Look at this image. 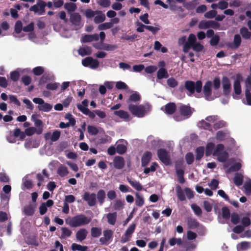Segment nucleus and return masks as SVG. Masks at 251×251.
Here are the masks:
<instances>
[{"label":"nucleus","instance_id":"1","mask_svg":"<svg viewBox=\"0 0 251 251\" xmlns=\"http://www.w3.org/2000/svg\"><path fill=\"white\" fill-rule=\"evenodd\" d=\"M91 221L90 218L87 217L84 214L77 215L69 220H66V223L72 227H76L88 224Z\"/></svg>","mask_w":251,"mask_h":251},{"label":"nucleus","instance_id":"2","mask_svg":"<svg viewBox=\"0 0 251 251\" xmlns=\"http://www.w3.org/2000/svg\"><path fill=\"white\" fill-rule=\"evenodd\" d=\"M225 146L222 144H219L216 146L213 152V155L217 156L219 162L226 163L229 157L228 152L224 151Z\"/></svg>","mask_w":251,"mask_h":251},{"label":"nucleus","instance_id":"3","mask_svg":"<svg viewBox=\"0 0 251 251\" xmlns=\"http://www.w3.org/2000/svg\"><path fill=\"white\" fill-rule=\"evenodd\" d=\"M185 88L191 95L196 91L197 93L201 92L202 83L201 80H197L196 82L192 80H187L185 82Z\"/></svg>","mask_w":251,"mask_h":251},{"label":"nucleus","instance_id":"4","mask_svg":"<svg viewBox=\"0 0 251 251\" xmlns=\"http://www.w3.org/2000/svg\"><path fill=\"white\" fill-rule=\"evenodd\" d=\"M178 109L180 115H175L174 116V119L176 121L182 120V116L186 119L189 118L193 113L192 108L189 105L182 104L179 107Z\"/></svg>","mask_w":251,"mask_h":251},{"label":"nucleus","instance_id":"5","mask_svg":"<svg viewBox=\"0 0 251 251\" xmlns=\"http://www.w3.org/2000/svg\"><path fill=\"white\" fill-rule=\"evenodd\" d=\"M128 109L133 115L140 118L143 117L146 113V108L143 105L129 104Z\"/></svg>","mask_w":251,"mask_h":251},{"label":"nucleus","instance_id":"6","mask_svg":"<svg viewBox=\"0 0 251 251\" xmlns=\"http://www.w3.org/2000/svg\"><path fill=\"white\" fill-rule=\"evenodd\" d=\"M157 154L159 160L166 165L171 163V159L169 153L164 149H160L157 150Z\"/></svg>","mask_w":251,"mask_h":251},{"label":"nucleus","instance_id":"7","mask_svg":"<svg viewBox=\"0 0 251 251\" xmlns=\"http://www.w3.org/2000/svg\"><path fill=\"white\" fill-rule=\"evenodd\" d=\"M46 6V3L44 1H40L36 4L31 6L29 10L33 11L35 13H38L39 15H43L45 12V7Z\"/></svg>","mask_w":251,"mask_h":251},{"label":"nucleus","instance_id":"8","mask_svg":"<svg viewBox=\"0 0 251 251\" xmlns=\"http://www.w3.org/2000/svg\"><path fill=\"white\" fill-rule=\"evenodd\" d=\"M135 227L136 225L135 224H132L129 226L121 238V242L122 243H125L130 240L135 231Z\"/></svg>","mask_w":251,"mask_h":251},{"label":"nucleus","instance_id":"9","mask_svg":"<svg viewBox=\"0 0 251 251\" xmlns=\"http://www.w3.org/2000/svg\"><path fill=\"white\" fill-rule=\"evenodd\" d=\"M212 86V82L208 80L205 83L203 87V94L205 99L207 100H211L214 99L211 97Z\"/></svg>","mask_w":251,"mask_h":251},{"label":"nucleus","instance_id":"10","mask_svg":"<svg viewBox=\"0 0 251 251\" xmlns=\"http://www.w3.org/2000/svg\"><path fill=\"white\" fill-rule=\"evenodd\" d=\"M82 64L85 67H90L92 69H96L99 65V61L92 57H87L82 60Z\"/></svg>","mask_w":251,"mask_h":251},{"label":"nucleus","instance_id":"11","mask_svg":"<svg viewBox=\"0 0 251 251\" xmlns=\"http://www.w3.org/2000/svg\"><path fill=\"white\" fill-rule=\"evenodd\" d=\"M82 198L90 206H94L96 204V195L95 193L90 194L86 192L83 195Z\"/></svg>","mask_w":251,"mask_h":251},{"label":"nucleus","instance_id":"12","mask_svg":"<svg viewBox=\"0 0 251 251\" xmlns=\"http://www.w3.org/2000/svg\"><path fill=\"white\" fill-rule=\"evenodd\" d=\"M223 94L225 96L229 94L231 88V83L227 76H223L222 79Z\"/></svg>","mask_w":251,"mask_h":251},{"label":"nucleus","instance_id":"13","mask_svg":"<svg viewBox=\"0 0 251 251\" xmlns=\"http://www.w3.org/2000/svg\"><path fill=\"white\" fill-rule=\"evenodd\" d=\"M242 80V76L240 74H237L233 83V89L234 93L237 95L241 94L242 90L241 86V81Z\"/></svg>","mask_w":251,"mask_h":251},{"label":"nucleus","instance_id":"14","mask_svg":"<svg viewBox=\"0 0 251 251\" xmlns=\"http://www.w3.org/2000/svg\"><path fill=\"white\" fill-rule=\"evenodd\" d=\"M61 132L59 130H55L52 134L50 132H47L44 135L46 140H50L52 142L57 141L60 137Z\"/></svg>","mask_w":251,"mask_h":251},{"label":"nucleus","instance_id":"15","mask_svg":"<svg viewBox=\"0 0 251 251\" xmlns=\"http://www.w3.org/2000/svg\"><path fill=\"white\" fill-rule=\"evenodd\" d=\"M103 237H101L100 239V242L101 244H107L109 242L113 237V232L111 229H106L103 231Z\"/></svg>","mask_w":251,"mask_h":251},{"label":"nucleus","instance_id":"16","mask_svg":"<svg viewBox=\"0 0 251 251\" xmlns=\"http://www.w3.org/2000/svg\"><path fill=\"white\" fill-rule=\"evenodd\" d=\"M176 105L174 102H169L166 104L164 107H161V110L168 115L173 114L176 112Z\"/></svg>","mask_w":251,"mask_h":251},{"label":"nucleus","instance_id":"17","mask_svg":"<svg viewBox=\"0 0 251 251\" xmlns=\"http://www.w3.org/2000/svg\"><path fill=\"white\" fill-rule=\"evenodd\" d=\"M114 167L117 169H122L125 166V160L123 157L117 156L113 160Z\"/></svg>","mask_w":251,"mask_h":251},{"label":"nucleus","instance_id":"18","mask_svg":"<svg viewBox=\"0 0 251 251\" xmlns=\"http://www.w3.org/2000/svg\"><path fill=\"white\" fill-rule=\"evenodd\" d=\"M152 157V153L149 151H145L141 158V165L142 167L146 166L150 162Z\"/></svg>","mask_w":251,"mask_h":251},{"label":"nucleus","instance_id":"19","mask_svg":"<svg viewBox=\"0 0 251 251\" xmlns=\"http://www.w3.org/2000/svg\"><path fill=\"white\" fill-rule=\"evenodd\" d=\"M99 40V35L98 34H85L81 38V41L82 43H88L94 41H98Z\"/></svg>","mask_w":251,"mask_h":251},{"label":"nucleus","instance_id":"20","mask_svg":"<svg viewBox=\"0 0 251 251\" xmlns=\"http://www.w3.org/2000/svg\"><path fill=\"white\" fill-rule=\"evenodd\" d=\"M241 43V38L239 34H235L234 36L233 43L228 44V46L232 49H236L238 48Z\"/></svg>","mask_w":251,"mask_h":251},{"label":"nucleus","instance_id":"21","mask_svg":"<svg viewBox=\"0 0 251 251\" xmlns=\"http://www.w3.org/2000/svg\"><path fill=\"white\" fill-rule=\"evenodd\" d=\"M70 22L76 26H78L81 22V16L78 13H74L70 16Z\"/></svg>","mask_w":251,"mask_h":251},{"label":"nucleus","instance_id":"22","mask_svg":"<svg viewBox=\"0 0 251 251\" xmlns=\"http://www.w3.org/2000/svg\"><path fill=\"white\" fill-rule=\"evenodd\" d=\"M88 232L85 228L79 229L76 233V238L77 241L82 242L85 240L87 237Z\"/></svg>","mask_w":251,"mask_h":251},{"label":"nucleus","instance_id":"23","mask_svg":"<svg viewBox=\"0 0 251 251\" xmlns=\"http://www.w3.org/2000/svg\"><path fill=\"white\" fill-rule=\"evenodd\" d=\"M127 180L130 185L136 190L140 191L143 189V187L139 181L130 179L128 177L127 178Z\"/></svg>","mask_w":251,"mask_h":251},{"label":"nucleus","instance_id":"24","mask_svg":"<svg viewBox=\"0 0 251 251\" xmlns=\"http://www.w3.org/2000/svg\"><path fill=\"white\" fill-rule=\"evenodd\" d=\"M236 248L237 251H246L251 248V244L249 242L243 241L238 244Z\"/></svg>","mask_w":251,"mask_h":251},{"label":"nucleus","instance_id":"25","mask_svg":"<svg viewBox=\"0 0 251 251\" xmlns=\"http://www.w3.org/2000/svg\"><path fill=\"white\" fill-rule=\"evenodd\" d=\"M78 53L81 56L89 55L92 53V49L88 46L80 47L78 50Z\"/></svg>","mask_w":251,"mask_h":251},{"label":"nucleus","instance_id":"26","mask_svg":"<svg viewBox=\"0 0 251 251\" xmlns=\"http://www.w3.org/2000/svg\"><path fill=\"white\" fill-rule=\"evenodd\" d=\"M31 119L34 122V125L40 128L38 130L37 133L38 134H40L42 132V126H43V122L42 121L36 118V116L35 115H33L31 116Z\"/></svg>","mask_w":251,"mask_h":251},{"label":"nucleus","instance_id":"27","mask_svg":"<svg viewBox=\"0 0 251 251\" xmlns=\"http://www.w3.org/2000/svg\"><path fill=\"white\" fill-rule=\"evenodd\" d=\"M117 212H114L113 213H109L106 215L108 223L111 225L115 224L117 219Z\"/></svg>","mask_w":251,"mask_h":251},{"label":"nucleus","instance_id":"28","mask_svg":"<svg viewBox=\"0 0 251 251\" xmlns=\"http://www.w3.org/2000/svg\"><path fill=\"white\" fill-rule=\"evenodd\" d=\"M240 33L242 38L245 40L250 39L251 37V32L246 27H242L240 29Z\"/></svg>","mask_w":251,"mask_h":251},{"label":"nucleus","instance_id":"29","mask_svg":"<svg viewBox=\"0 0 251 251\" xmlns=\"http://www.w3.org/2000/svg\"><path fill=\"white\" fill-rule=\"evenodd\" d=\"M105 197V192L103 189L98 191L97 194V198L100 205H102L104 203Z\"/></svg>","mask_w":251,"mask_h":251},{"label":"nucleus","instance_id":"30","mask_svg":"<svg viewBox=\"0 0 251 251\" xmlns=\"http://www.w3.org/2000/svg\"><path fill=\"white\" fill-rule=\"evenodd\" d=\"M145 203L144 198L139 193H135V204L138 207H142Z\"/></svg>","mask_w":251,"mask_h":251},{"label":"nucleus","instance_id":"31","mask_svg":"<svg viewBox=\"0 0 251 251\" xmlns=\"http://www.w3.org/2000/svg\"><path fill=\"white\" fill-rule=\"evenodd\" d=\"M243 175L238 173H236L233 178V181L235 185L237 186H241L243 184Z\"/></svg>","mask_w":251,"mask_h":251},{"label":"nucleus","instance_id":"32","mask_svg":"<svg viewBox=\"0 0 251 251\" xmlns=\"http://www.w3.org/2000/svg\"><path fill=\"white\" fill-rule=\"evenodd\" d=\"M177 197L180 201H184L186 200L184 193L179 185H177L176 188Z\"/></svg>","mask_w":251,"mask_h":251},{"label":"nucleus","instance_id":"33","mask_svg":"<svg viewBox=\"0 0 251 251\" xmlns=\"http://www.w3.org/2000/svg\"><path fill=\"white\" fill-rule=\"evenodd\" d=\"M114 114L120 117L121 119H124L125 120H128L129 118V114L127 112L123 110H120L118 111H115L114 112Z\"/></svg>","mask_w":251,"mask_h":251},{"label":"nucleus","instance_id":"34","mask_svg":"<svg viewBox=\"0 0 251 251\" xmlns=\"http://www.w3.org/2000/svg\"><path fill=\"white\" fill-rule=\"evenodd\" d=\"M169 75L167 70L164 68H160L157 72V77L159 79L168 78Z\"/></svg>","mask_w":251,"mask_h":251},{"label":"nucleus","instance_id":"35","mask_svg":"<svg viewBox=\"0 0 251 251\" xmlns=\"http://www.w3.org/2000/svg\"><path fill=\"white\" fill-rule=\"evenodd\" d=\"M72 234V231L68 227H63L61 228V234L60 238L61 239H65L70 237Z\"/></svg>","mask_w":251,"mask_h":251},{"label":"nucleus","instance_id":"36","mask_svg":"<svg viewBox=\"0 0 251 251\" xmlns=\"http://www.w3.org/2000/svg\"><path fill=\"white\" fill-rule=\"evenodd\" d=\"M196 159L197 160H201L203 157L204 153V148L203 147L201 146L198 147L195 151Z\"/></svg>","mask_w":251,"mask_h":251},{"label":"nucleus","instance_id":"37","mask_svg":"<svg viewBox=\"0 0 251 251\" xmlns=\"http://www.w3.org/2000/svg\"><path fill=\"white\" fill-rule=\"evenodd\" d=\"M215 148V144L213 143L210 142L207 143L205 149V155L206 156H209L211 154H213Z\"/></svg>","mask_w":251,"mask_h":251},{"label":"nucleus","instance_id":"38","mask_svg":"<svg viewBox=\"0 0 251 251\" xmlns=\"http://www.w3.org/2000/svg\"><path fill=\"white\" fill-rule=\"evenodd\" d=\"M188 225L191 229L198 228L201 226L198 221L194 218H190L188 220Z\"/></svg>","mask_w":251,"mask_h":251},{"label":"nucleus","instance_id":"39","mask_svg":"<svg viewBox=\"0 0 251 251\" xmlns=\"http://www.w3.org/2000/svg\"><path fill=\"white\" fill-rule=\"evenodd\" d=\"M71 250L73 251H86L88 249V247L86 246H81L76 243H73L71 245Z\"/></svg>","mask_w":251,"mask_h":251},{"label":"nucleus","instance_id":"40","mask_svg":"<svg viewBox=\"0 0 251 251\" xmlns=\"http://www.w3.org/2000/svg\"><path fill=\"white\" fill-rule=\"evenodd\" d=\"M101 234V228L100 227H93L91 229V235L93 238H98Z\"/></svg>","mask_w":251,"mask_h":251},{"label":"nucleus","instance_id":"41","mask_svg":"<svg viewBox=\"0 0 251 251\" xmlns=\"http://www.w3.org/2000/svg\"><path fill=\"white\" fill-rule=\"evenodd\" d=\"M39 110L43 111V112H49L51 110L52 108V105L50 103L44 102V103L41 105H38L37 106Z\"/></svg>","mask_w":251,"mask_h":251},{"label":"nucleus","instance_id":"42","mask_svg":"<svg viewBox=\"0 0 251 251\" xmlns=\"http://www.w3.org/2000/svg\"><path fill=\"white\" fill-rule=\"evenodd\" d=\"M96 16L94 18V22L96 24H100L105 20V15L101 11L100 13H97Z\"/></svg>","mask_w":251,"mask_h":251},{"label":"nucleus","instance_id":"43","mask_svg":"<svg viewBox=\"0 0 251 251\" xmlns=\"http://www.w3.org/2000/svg\"><path fill=\"white\" fill-rule=\"evenodd\" d=\"M141 99V96L137 93L135 92L134 93L131 94L128 99L127 100V102L128 103H130L131 102H136L140 101Z\"/></svg>","mask_w":251,"mask_h":251},{"label":"nucleus","instance_id":"44","mask_svg":"<svg viewBox=\"0 0 251 251\" xmlns=\"http://www.w3.org/2000/svg\"><path fill=\"white\" fill-rule=\"evenodd\" d=\"M197 0H193L191 1L184 2L183 6L189 10L194 9L198 4Z\"/></svg>","mask_w":251,"mask_h":251},{"label":"nucleus","instance_id":"45","mask_svg":"<svg viewBox=\"0 0 251 251\" xmlns=\"http://www.w3.org/2000/svg\"><path fill=\"white\" fill-rule=\"evenodd\" d=\"M69 173L67 168L63 165H61L57 169V174L61 177H64L67 176Z\"/></svg>","mask_w":251,"mask_h":251},{"label":"nucleus","instance_id":"46","mask_svg":"<svg viewBox=\"0 0 251 251\" xmlns=\"http://www.w3.org/2000/svg\"><path fill=\"white\" fill-rule=\"evenodd\" d=\"M100 10L93 11L91 9H87L85 12V16L88 18L91 19L94 17L97 14V13H100Z\"/></svg>","mask_w":251,"mask_h":251},{"label":"nucleus","instance_id":"47","mask_svg":"<svg viewBox=\"0 0 251 251\" xmlns=\"http://www.w3.org/2000/svg\"><path fill=\"white\" fill-rule=\"evenodd\" d=\"M24 212L27 216H32L34 213V209L33 206L30 204L24 207Z\"/></svg>","mask_w":251,"mask_h":251},{"label":"nucleus","instance_id":"48","mask_svg":"<svg viewBox=\"0 0 251 251\" xmlns=\"http://www.w3.org/2000/svg\"><path fill=\"white\" fill-rule=\"evenodd\" d=\"M222 217L225 220H228L230 218V211L227 207L224 206L222 208Z\"/></svg>","mask_w":251,"mask_h":251},{"label":"nucleus","instance_id":"49","mask_svg":"<svg viewBox=\"0 0 251 251\" xmlns=\"http://www.w3.org/2000/svg\"><path fill=\"white\" fill-rule=\"evenodd\" d=\"M124 204V201H122L120 200H116L113 204V208L116 210H119L123 208Z\"/></svg>","mask_w":251,"mask_h":251},{"label":"nucleus","instance_id":"50","mask_svg":"<svg viewBox=\"0 0 251 251\" xmlns=\"http://www.w3.org/2000/svg\"><path fill=\"white\" fill-rule=\"evenodd\" d=\"M117 48L118 47L116 45L103 44L101 49L107 51H113L117 49Z\"/></svg>","mask_w":251,"mask_h":251},{"label":"nucleus","instance_id":"51","mask_svg":"<svg viewBox=\"0 0 251 251\" xmlns=\"http://www.w3.org/2000/svg\"><path fill=\"white\" fill-rule=\"evenodd\" d=\"M44 68L42 66L35 67L32 70V72L35 75H40L44 73Z\"/></svg>","mask_w":251,"mask_h":251},{"label":"nucleus","instance_id":"52","mask_svg":"<svg viewBox=\"0 0 251 251\" xmlns=\"http://www.w3.org/2000/svg\"><path fill=\"white\" fill-rule=\"evenodd\" d=\"M64 8L69 11H74L76 8V4L72 2H66L64 4Z\"/></svg>","mask_w":251,"mask_h":251},{"label":"nucleus","instance_id":"53","mask_svg":"<svg viewBox=\"0 0 251 251\" xmlns=\"http://www.w3.org/2000/svg\"><path fill=\"white\" fill-rule=\"evenodd\" d=\"M231 222L232 224L236 225L240 222V218L239 215L236 213L233 212L231 215Z\"/></svg>","mask_w":251,"mask_h":251},{"label":"nucleus","instance_id":"54","mask_svg":"<svg viewBox=\"0 0 251 251\" xmlns=\"http://www.w3.org/2000/svg\"><path fill=\"white\" fill-rule=\"evenodd\" d=\"M191 207L193 209L195 215L197 216H200L201 215L202 210L199 206H198L196 204H192L191 205Z\"/></svg>","mask_w":251,"mask_h":251},{"label":"nucleus","instance_id":"55","mask_svg":"<svg viewBox=\"0 0 251 251\" xmlns=\"http://www.w3.org/2000/svg\"><path fill=\"white\" fill-rule=\"evenodd\" d=\"M22 29L23 30V25L21 21H17L15 25V32L19 34L21 32Z\"/></svg>","mask_w":251,"mask_h":251},{"label":"nucleus","instance_id":"56","mask_svg":"<svg viewBox=\"0 0 251 251\" xmlns=\"http://www.w3.org/2000/svg\"><path fill=\"white\" fill-rule=\"evenodd\" d=\"M113 27V24L110 22H106L100 25L98 28L100 30H106Z\"/></svg>","mask_w":251,"mask_h":251},{"label":"nucleus","instance_id":"57","mask_svg":"<svg viewBox=\"0 0 251 251\" xmlns=\"http://www.w3.org/2000/svg\"><path fill=\"white\" fill-rule=\"evenodd\" d=\"M97 3L100 6L107 8L111 4L110 0H97Z\"/></svg>","mask_w":251,"mask_h":251},{"label":"nucleus","instance_id":"58","mask_svg":"<svg viewBox=\"0 0 251 251\" xmlns=\"http://www.w3.org/2000/svg\"><path fill=\"white\" fill-rule=\"evenodd\" d=\"M126 151V147L123 144H118L116 147V151L120 154H123Z\"/></svg>","mask_w":251,"mask_h":251},{"label":"nucleus","instance_id":"59","mask_svg":"<svg viewBox=\"0 0 251 251\" xmlns=\"http://www.w3.org/2000/svg\"><path fill=\"white\" fill-rule=\"evenodd\" d=\"M241 164L239 162H236L232 165L229 169L228 172H237L240 170L241 168Z\"/></svg>","mask_w":251,"mask_h":251},{"label":"nucleus","instance_id":"60","mask_svg":"<svg viewBox=\"0 0 251 251\" xmlns=\"http://www.w3.org/2000/svg\"><path fill=\"white\" fill-rule=\"evenodd\" d=\"M220 41V36L216 34L213 36L210 40V44L212 46H217Z\"/></svg>","mask_w":251,"mask_h":251},{"label":"nucleus","instance_id":"61","mask_svg":"<svg viewBox=\"0 0 251 251\" xmlns=\"http://www.w3.org/2000/svg\"><path fill=\"white\" fill-rule=\"evenodd\" d=\"M185 159L187 164L190 165L194 160V156L192 152H188L185 155Z\"/></svg>","mask_w":251,"mask_h":251},{"label":"nucleus","instance_id":"62","mask_svg":"<svg viewBox=\"0 0 251 251\" xmlns=\"http://www.w3.org/2000/svg\"><path fill=\"white\" fill-rule=\"evenodd\" d=\"M20 77V73L17 71H12L10 73V78L14 81H17Z\"/></svg>","mask_w":251,"mask_h":251},{"label":"nucleus","instance_id":"63","mask_svg":"<svg viewBox=\"0 0 251 251\" xmlns=\"http://www.w3.org/2000/svg\"><path fill=\"white\" fill-rule=\"evenodd\" d=\"M167 82L168 86L171 88H175L178 85V82L173 77L169 78Z\"/></svg>","mask_w":251,"mask_h":251},{"label":"nucleus","instance_id":"64","mask_svg":"<svg viewBox=\"0 0 251 251\" xmlns=\"http://www.w3.org/2000/svg\"><path fill=\"white\" fill-rule=\"evenodd\" d=\"M244 187L245 190L246 194H250L251 193V180L249 179L248 181H246L244 185Z\"/></svg>","mask_w":251,"mask_h":251}]
</instances>
